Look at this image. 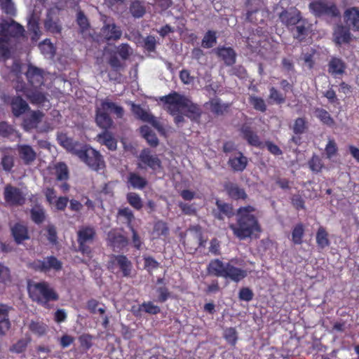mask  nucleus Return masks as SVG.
Listing matches in <instances>:
<instances>
[{"mask_svg":"<svg viewBox=\"0 0 359 359\" xmlns=\"http://www.w3.org/2000/svg\"><path fill=\"white\" fill-rule=\"evenodd\" d=\"M160 101L163 102V109L175 116L177 125L184 121V116L196 120L201 115V109L197 105L176 92L161 97Z\"/></svg>","mask_w":359,"mask_h":359,"instance_id":"obj_1","label":"nucleus"},{"mask_svg":"<svg viewBox=\"0 0 359 359\" xmlns=\"http://www.w3.org/2000/svg\"><path fill=\"white\" fill-rule=\"evenodd\" d=\"M255 211V208L250 205L240 208L237 212L236 224L229 225L233 234L240 240L249 238L261 231L257 219L254 215Z\"/></svg>","mask_w":359,"mask_h":359,"instance_id":"obj_2","label":"nucleus"},{"mask_svg":"<svg viewBox=\"0 0 359 359\" xmlns=\"http://www.w3.org/2000/svg\"><path fill=\"white\" fill-rule=\"evenodd\" d=\"M23 31V27L14 21L0 18V60L8 57L12 39L20 36Z\"/></svg>","mask_w":359,"mask_h":359,"instance_id":"obj_3","label":"nucleus"},{"mask_svg":"<svg viewBox=\"0 0 359 359\" xmlns=\"http://www.w3.org/2000/svg\"><path fill=\"white\" fill-rule=\"evenodd\" d=\"M108 112L114 113L118 118H121L124 113L121 107L109 99L101 100L100 104L96 106L95 121L99 127L105 130L111 128L113 124V121L109 116Z\"/></svg>","mask_w":359,"mask_h":359,"instance_id":"obj_4","label":"nucleus"},{"mask_svg":"<svg viewBox=\"0 0 359 359\" xmlns=\"http://www.w3.org/2000/svg\"><path fill=\"white\" fill-rule=\"evenodd\" d=\"M28 290L32 300L46 308L48 307L50 301L58 299V296L53 289L45 282L29 283Z\"/></svg>","mask_w":359,"mask_h":359,"instance_id":"obj_5","label":"nucleus"},{"mask_svg":"<svg viewBox=\"0 0 359 359\" xmlns=\"http://www.w3.org/2000/svg\"><path fill=\"white\" fill-rule=\"evenodd\" d=\"M78 157L93 170L98 171L104 167V162L101 155L93 148L83 146L81 151L79 152Z\"/></svg>","mask_w":359,"mask_h":359,"instance_id":"obj_6","label":"nucleus"},{"mask_svg":"<svg viewBox=\"0 0 359 359\" xmlns=\"http://www.w3.org/2000/svg\"><path fill=\"white\" fill-rule=\"evenodd\" d=\"M310 11L316 16L327 15L337 17L339 11L336 5L327 0H316L310 3Z\"/></svg>","mask_w":359,"mask_h":359,"instance_id":"obj_7","label":"nucleus"},{"mask_svg":"<svg viewBox=\"0 0 359 359\" xmlns=\"http://www.w3.org/2000/svg\"><path fill=\"white\" fill-rule=\"evenodd\" d=\"M95 230L92 227L84 226L78 231V243L79 251L88 257H91L90 248L86 245L87 243L93 240Z\"/></svg>","mask_w":359,"mask_h":359,"instance_id":"obj_8","label":"nucleus"},{"mask_svg":"<svg viewBox=\"0 0 359 359\" xmlns=\"http://www.w3.org/2000/svg\"><path fill=\"white\" fill-rule=\"evenodd\" d=\"M137 166L140 168L149 167L156 172L161 169V162L156 155L151 154L149 149H144L140 154Z\"/></svg>","mask_w":359,"mask_h":359,"instance_id":"obj_9","label":"nucleus"},{"mask_svg":"<svg viewBox=\"0 0 359 359\" xmlns=\"http://www.w3.org/2000/svg\"><path fill=\"white\" fill-rule=\"evenodd\" d=\"M108 267L111 270L118 267L124 276H128L130 274L132 264L126 256L112 255L110 257Z\"/></svg>","mask_w":359,"mask_h":359,"instance_id":"obj_10","label":"nucleus"},{"mask_svg":"<svg viewBox=\"0 0 359 359\" xmlns=\"http://www.w3.org/2000/svg\"><path fill=\"white\" fill-rule=\"evenodd\" d=\"M4 198L11 205H21L25 201L24 194L19 189L11 185L5 187Z\"/></svg>","mask_w":359,"mask_h":359,"instance_id":"obj_11","label":"nucleus"},{"mask_svg":"<svg viewBox=\"0 0 359 359\" xmlns=\"http://www.w3.org/2000/svg\"><path fill=\"white\" fill-rule=\"evenodd\" d=\"M108 245L114 251H119L125 248L128 244L126 238L120 231L111 230L107 235Z\"/></svg>","mask_w":359,"mask_h":359,"instance_id":"obj_12","label":"nucleus"},{"mask_svg":"<svg viewBox=\"0 0 359 359\" xmlns=\"http://www.w3.org/2000/svg\"><path fill=\"white\" fill-rule=\"evenodd\" d=\"M346 25L353 31H359V8L352 7L346 9L344 13Z\"/></svg>","mask_w":359,"mask_h":359,"instance_id":"obj_13","label":"nucleus"},{"mask_svg":"<svg viewBox=\"0 0 359 359\" xmlns=\"http://www.w3.org/2000/svg\"><path fill=\"white\" fill-rule=\"evenodd\" d=\"M104 25L101 29V35L106 40H118L122 35V31L114 22H104Z\"/></svg>","mask_w":359,"mask_h":359,"instance_id":"obj_14","label":"nucleus"},{"mask_svg":"<svg viewBox=\"0 0 359 359\" xmlns=\"http://www.w3.org/2000/svg\"><path fill=\"white\" fill-rule=\"evenodd\" d=\"M33 266L36 269L46 271L51 269L59 270L61 269L62 264L54 257H48L43 260H36L33 263Z\"/></svg>","mask_w":359,"mask_h":359,"instance_id":"obj_15","label":"nucleus"},{"mask_svg":"<svg viewBox=\"0 0 359 359\" xmlns=\"http://www.w3.org/2000/svg\"><path fill=\"white\" fill-rule=\"evenodd\" d=\"M132 111L140 118L144 121L151 123L160 133L163 132V128L160 123L149 113L143 110L140 106L132 104Z\"/></svg>","mask_w":359,"mask_h":359,"instance_id":"obj_16","label":"nucleus"},{"mask_svg":"<svg viewBox=\"0 0 359 359\" xmlns=\"http://www.w3.org/2000/svg\"><path fill=\"white\" fill-rule=\"evenodd\" d=\"M279 18L281 22L287 27L297 25L302 20L300 12L295 8L284 11L280 14Z\"/></svg>","mask_w":359,"mask_h":359,"instance_id":"obj_17","label":"nucleus"},{"mask_svg":"<svg viewBox=\"0 0 359 359\" xmlns=\"http://www.w3.org/2000/svg\"><path fill=\"white\" fill-rule=\"evenodd\" d=\"M26 76L28 81L34 88L40 86L43 82L44 74L43 70L32 65L28 67Z\"/></svg>","mask_w":359,"mask_h":359,"instance_id":"obj_18","label":"nucleus"},{"mask_svg":"<svg viewBox=\"0 0 359 359\" xmlns=\"http://www.w3.org/2000/svg\"><path fill=\"white\" fill-rule=\"evenodd\" d=\"M233 260L226 263V272L224 278H229L234 282H238L247 276V271L236 267L233 264Z\"/></svg>","mask_w":359,"mask_h":359,"instance_id":"obj_19","label":"nucleus"},{"mask_svg":"<svg viewBox=\"0 0 359 359\" xmlns=\"http://www.w3.org/2000/svg\"><path fill=\"white\" fill-rule=\"evenodd\" d=\"M350 29L347 26L337 25L333 33L334 41L339 45L348 43L352 39Z\"/></svg>","mask_w":359,"mask_h":359,"instance_id":"obj_20","label":"nucleus"},{"mask_svg":"<svg viewBox=\"0 0 359 359\" xmlns=\"http://www.w3.org/2000/svg\"><path fill=\"white\" fill-rule=\"evenodd\" d=\"M57 13V10L55 8L49 10L44 22L45 28L52 33H59L61 30V26L55 16Z\"/></svg>","mask_w":359,"mask_h":359,"instance_id":"obj_21","label":"nucleus"},{"mask_svg":"<svg viewBox=\"0 0 359 359\" xmlns=\"http://www.w3.org/2000/svg\"><path fill=\"white\" fill-rule=\"evenodd\" d=\"M43 114L39 111H32L27 114L23 120V127L26 130L37 127L41 121Z\"/></svg>","mask_w":359,"mask_h":359,"instance_id":"obj_22","label":"nucleus"},{"mask_svg":"<svg viewBox=\"0 0 359 359\" xmlns=\"http://www.w3.org/2000/svg\"><path fill=\"white\" fill-rule=\"evenodd\" d=\"M16 90L23 91L25 96L32 104H43L46 100L45 95L36 90L23 88L22 87L18 86L16 87Z\"/></svg>","mask_w":359,"mask_h":359,"instance_id":"obj_23","label":"nucleus"},{"mask_svg":"<svg viewBox=\"0 0 359 359\" xmlns=\"http://www.w3.org/2000/svg\"><path fill=\"white\" fill-rule=\"evenodd\" d=\"M58 140L64 148L77 156H79V152L81 151L83 147L81 144L74 142L72 139L67 138L65 135L60 136Z\"/></svg>","mask_w":359,"mask_h":359,"instance_id":"obj_24","label":"nucleus"},{"mask_svg":"<svg viewBox=\"0 0 359 359\" xmlns=\"http://www.w3.org/2000/svg\"><path fill=\"white\" fill-rule=\"evenodd\" d=\"M247 158L241 153L238 152L230 157L229 163L235 171H243L247 165Z\"/></svg>","mask_w":359,"mask_h":359,"instance_id":"obj_25","label":"nucleus"},{"mask_svg":"<svg viewBox=\"0 0 359 359\" xmlns=\"http://www.w3.org/2000/svg\"><path fill=\"white\" fill-rule=\"evenodd\" d=\"M345 69V63L339 58L332 57L329 62L328 72L334 76L343 74Z\"/></svg>","mask_w":359,"mask_h":359,"instance_id":"obj_26","label":"nucleus"},{"mask_svg":"<svg viewBox=\"0 0 359 359\" xmlns=\"http://www.w3.org/2000/svg\"><path fill=\"white\" fill-rule=\"evenodd\" d=\"M11 107L13 114L19 116L29 109V105L22 97L17 96L13 98Z\"/></svg>","mask_w":359,"mask_h":359,"instance_id":"obj_27","label":"nucleus"},{"mask_svg":"<svg viewBox=\"0 0 359 359\" xmlns=\"http://www.w3.org/2000/svg\"><path fill=\"white\" fill-rule=\"evenodd\" d=\"M18 153L23 161L29 164L36 158V152L29 145L22 144L18 146Z\"/></svg>","mask_w":359,"mask_h":359,"instance_id":"obj_28","label":"nucleus"},{"mask_svg":"<svg viewBox=\"0 0 359 359\" xmlns=\"http://www.w3.org/2000/svg\"><path fill=\"white\" fill-rule=\"evenodd\" d=\"M226 263H223L219 259H214L210 262L208 269L210 274L224 278L226 272Z\"/></svg>","mask_w":359,"mask_h":359,"instance_id":"obj_29","label":"nucleus"},{"mask_svg":"<svg viewBox=\"0 0 359 359\" xmlns=\"http://www.w3.org/2000/svg\"><path fill=\"white\" fill-rule=\"evenodd\" d=\"M13 236L17 243H21L29 238L27 229L21 224H15L11 229Z\"/></svg>","mask_w":359,"mask_h":359,"instance_id":"obj_30","label":"nucleus"},{"mask_svg":"<svg viewBox=\"0 0 359 359\" xmlns=\"http://www.w3.org/2000/svg\"><path fill=\"white\" fill-rule=\"evenodd\" d=\"M217 53L227 65H231L236 62V53L231 48H218Z\"/></svg>","mask_w":359,"mask_h":359,"instance_id":"obj_31","label":"nucleus"},{"mask_svg":"<svg viewBox=\"0 0 359 359\" xmlns=\"http://www.w3.org/2000/svg\"><path fill=\"white\" fill-rule=\"evenodd\" d=\"M128 183L130 187L137 189H142L147 185V180L135 172H130L128 177Z\"/></svg>","mask_w":359,"mask_h":359,"instance_id":"obj_32","label":"nucleus"},{"mask_svg":"<svg viewBox=\"0 0 359 359\" xmlns=\"http://www.w3.org/2000/svg\"><path fill=\"white\" fill-rule=\"evenodd\" d=\"M97 140L100 143L104 144L110 150H115L116 149V142L113 138L111 133L107 130L97 136Z\"/></svg>","mask_w":359,"mask_h":359,"instance_id":"obj_33","label":"nucleus"},{"mask_svg":"<svg viewBox=\"0 0 359 359\" xmlns=\"http://www.w3.org/2000/svg\"><path fill=\"white\" fill-rule=\"evenodd\" d=\"M226 189L229 196L234 199H245L247 196L245 191L236 184L229 183L226 185Z\"/></svg>","mask_w":359,"mask_h":359,"instance_id":"obj_34","label":"nucleus"},{"mask_svg":"<svg viewBox=\"0 0 359 359\" xmlns=\"http://www.w3.org/2000/svg\"><path fill=\"white\" fill-rule=\"evenodd\" d=\"M309 25L305 20H300L294 31V36L296 39L302 41L308 34Z\"/></svg>","mask_w":359,"mask_h":359,"instance_id":"obj_35","label":"nucleus"},{"mask_svg":"<svg viewBox=\"0 0 359 359\" xmlns=\"http://www.w3.org/2000/svg\"><path fill=\"white\" fill-rule=\"evenodd\" d=\"M140 133L143 137L147 141L151 147H156L158 144V140L156 135L152 133L150 128L147 126H143L140 128Z\"/></svg>","mask_w":359,"mask_h":359,"instance_id":"obj_36","label":"nucleus"},{"mask_svg":"<svg viewBox=\"0 0 359 359\" xmlns=\"http://www.w3.org/2000/svg\"><path fill=\"white\" fill-rule=\"evenodd\" d=\"M29 330L34 334L42 336L45 334L48 330L46 324L41 321L32 320L28 325Z\"/></svg>","mask_w":359,"mask_h":359,"instance_id":"obj_37","label":"nucleus"},{"mask_svg":"<svg viewBox=\"0 0 359 359\" xmlns=\"http://www.w3.org/2000/svg\"><path fill=\"white\" fill-rule=\"evenodd\" d=\"M242 133L243 137L248 141V142L255 147H258L260 144L259 137L253 133L248 127L244 126L242 128Z\"/></svg>","mask_w":359,"mask_h":359,"instance_id":"obj_38","label":"nucleus"},{"mask_svg":"<svg viewBox=\"0 0 359 359\" xmlns=\"http://www.w3.org/2000/svg\"><path fill=\"white\" fill-rule=\"evenodd\" d=\"M304 234V227L302 224L295 225L292 231V241L296 245L302 243V238Z\"/></svg>","mask_w":359,"mask_h":359,"instance_id":"obj_39","label":"nucleus"},{"mask_svg":"<svg viewBox=\"0 0 359 359\" xmlns=\"http://www.w3.org/2000/svg\"><path fill=\"white\" fill-rule=\"evenodd\" d=\"M39 48L45 57H52L53 56L55 48L49 39H45L43 42L40 43Z\"/></svg>","mask_w":359,"mask_h":359,"instance_id":"obj_40","label":"nucleus"},{"mask_svg":"<svg viewBox=\"0 0 359 359\" xmlns=\"http://www.w3.org/2000/svg\"><path fill=\"white\" fill-rule=\"evenodd\" d=\"M216 43V32L211 30L208 31L202 40V46L205 48H210L214 46Z\"/></svg>","mask_w":359,"mask_h":359,"instance_id":"obj_41","label":"nucleus"},{"mask_svg":"<svg viewBox=\"0 0 359 359\" xmlns=\"http://www.w3.org/2000/svg\"><path fill=\"white\" fill-rule=\"evenodd\" d=\"M126 198L129 204L134 208L140 210L142 208V199L137 194L133 192L128 193Z\"/></svg>","mask_w":359,"mask_h":359,"instance_id":"obj_42","label":"nucleus"},{"mask_svg":"<svg viewBox=\"0 0 359 359\" xmlns=\"http://www.w3.org/2000/svg\"><path fill=\"white\" fill-rule=\"evenodd\" d=\"M264 12L262 10L248 11L247 18L253 23L262 22L264 20Z\"/></svg>","mask_w":359,"mask_h":359,"instance_id":"obj_43","label":"nucleus"},{"mask_svg":"<svg viewBox=\"0 0 359 359\" xmlns=\"http://www.w3.org/2000/svg\"><path fill=\"white\" fill-rule=\"evenodd\" d=\"M316 242L318 243V245L321 248H324L325 247L329 245L327 233L325 231V229L323 227H320L318 229L316 235Z\"/></svg>","mask_w":359,"mask_h":359,"instance_id":"obj_44","label":"nucleus"},{"mask_svg":"<svg viewBox=\"0 0 359 359\" xmlns=\"http://www.w3.org/2000/svg\"><path fill=\"white\" fill-rule=\"evenodd\" d=\"M130 12L135 18H141L145 13L146 9L140 1H134L130 5Z\"/></svg>","mask_w":359,"mask_h":359,"instance_id":"obj_45","label":"nucleus"},{"mask_svg":"<svg viewBox=\"0 0 359 359\" xmlns=\"http://www.w3.org/2000/svg\"><path fill=\"white\" fill-rule=\"evenodd\" d=\"M316 115L323 123L330 126L334 125V120L330 116V114L325 109H316Z\"/></svg>","mask_w":359,"mask_h":359,"instance_id":"obj_46","label":"nucleus"},{"mask_svg":"<svg viewBox=\"0 0 359 359\" xmlns=\"http://www.w3.org/2000/svg\"><path fill=\"white\" fill-rule=\"evenodd\" d=\"M100 303L95 300L91 299L89 300L87 303L88 309L93 313H99L101 315H103L106 311V309L104 306H99Z\"/></svg>","mask_w":359,"mask_h":359,"instance_id":"obj_47","label":"nucleus"},{"mask_svg":"<svg viewBox=\"0 0 359 359\" xmlns=\"http://www.w3.org/2000/svg\"><path fill=\"white\" fill-rule=\"evenodd\" d=\"M55 175L58 180H67L68 177L67 165L62 163H57L55 165Z\"/></svg>","mask_w":359,"mask_h":359,"instance_id":"obj_48","label":"nucleus"},{"mask_svg":"<svg viewBox=\"0 0 359 359\" xmlns=\"http://www.w3.org/2000/svg\"><path fill=\"white\" fill-rule=\"evenodd\" d=\"M29 342V339H21L11 347L10 351L17 353H22L26 349Z\"/></svg>","mask_w":359,"mask_h":359,"instance_id":"obj_49","label":"nucleus"},{"mask_svg":"<svg viewBox=\"0 0 359 359\" xmlns=\"http://www.w3.org/2000/svg\"><path fill=\"white\" fill-rule=\"evenodd\" d=\"M250 103L256 110L264 111L266 109L264 100L260 97L251 96L250 98Z\"/></svg>","mask_w":359,"mask_h":359,"instance_id":"obj_50","label":"nucleus"},{"mask_svg":"<svg viewBox=\"0 0 359 359\" xmlns=\"http://www.w3.org/2000/svg\"><path fill=\"white\" fill-rule=\"evenodd\" d=\"M140 309H143L146 313L149 314H157L161 311L159 306L155 305L151 302H144L140 306Z\"/></svg>","mask_w":359,"mask_h":359,"instance_id":"obj_51","label":"nucleus"},{"mask_svg":"<svg viewBox=\"0 0 359 359\" xmlns=\"http://www.w3.org/2000/svg\"><path fill=\"white\" fill-rule=\"evenodd\" d=\"M210 105L212 111L217 114H223L229 107L228 104H222L217 100H212Z\"/></svg>","mask_w":359,"mask_h":359,"instance_id":"obj_52","label":"nucleus"},{"mask_svg":"<svg viewBox=\"0 0 359 359\" xmlns=\"http://www.w3.org/2000/svg\"><path fill=\"white\" fill-rule=\"evenodd\" d=\"M224 337L231 344H234L237 340L236 331L233 327L227 328L224 330Z\"/></svg>","mask_w":359,"mask_h":359,"instance_id":"obj_53","label":"nucleus"},{"mask_svg":"<svg viewBox=\"0 0 359 359\" xmlns=\"http://www.w3.org/2000/svg\"><path fill=\"white\" fill-rule=\"evenodd\" d=\"M32 218L36 223H41L44 219V211L40 207H35L32 210Z\"/></svg>","mask_w":359,"mask_h":359,"instance_id":"obj_54","label":"nucleus"},{"mask_svg":"<svg viewBox=\"0 0 359 359\" xmlns=\"http://www.w3.org/2000/svg\"><path fill=\"white\" fill-rule=\"evenodd\" d=\"M269 98L273 100L277 104H282L285 102V97L283 95L280 93L276 88H271L270 89Z\"/></svg>","mask_w":359,"mask_h":359,"instance_id":"obj_55","label":"nucleus"},{"mask_svg":"<svg viewBox=\"0 0 359 359\" xmlns=\"http://www.w3.org/2000/svg\"><path fill=\"white\" fill-rule=\"evenodd\" d=\"M337 147L335 142L333 140H330L325 147V153L328 158H332L336 154Z\"/></svg>","mask_w":359,"mask_h":359,"instance_id":"obj_56","label":"nucleus"},{"mask_svg":"<svg viewBox=\"0 0 359 359\" xmlns=\"http://www.w3.org/2000/svg\"><path fill=\"white\" fill-rule=\"evenodd\" d=\"M309 167L313 171L319 172L323 167L320 158L317 156H313L309 161Z\"/></svg>","mask_w":359,"mask_h":359,"instance_id":"obj_57","label":"nucleus"},{"mask_svg":"<svg viewBox=\"0 0 359 359\" xmlns=\"http://www.w3.org/2000/svg\"><path fill=\"white\" fill-rule=\"evenodd\" d=\"M306 128V122L305 120L302 118H298L296 119L293 130L296 134H301L302 133Z\"/></svg>","mask_w":359,"mask_h":359,"instance_id":"obj_58","label":"nucleus"},{"mask_svg":"<svg viewBox=\"0 0 359 359\" xmlns=\"http://www.w3.org/2000/svg\"><path fill=\"white\" fill-rule=\"evenodd\" d=\"M217 205L222 214L226 216H230L232 214V208L229 204L217 201Z\"/></svg>","mask_w":359,"mask_h":359,"instance_id":"obj_59","label":"nucleus"},{"mask_svg":"<svg viewBox=\"0 0 359 359\" xmlns=\"http://www.w3.org/2000/svg\"><path fill=\"white\" fill-rule=\"evenodd\" d=\"M67 317V312L65 309H57L54 313V320L57 323H61L66 320Z\"/></svg>","mask_w":359,"mask_h":359,"instance_id":"obj_60","label":"nucleus"},{"mask_svg":"<svg viewBox=\"0 0 359 359\" xmlns=\"http://www.w3.org/2000/svg\"><path fill=\"white\" fill-rule=\"evenodd\" d=\"M13 132V128L5 122L0 123V136L8 137Z\"/></svg>","mask_w":359,"mask_h":359,"instance_id":"obj_61","label":"nucleus"},{"mask_svg":"<svg viewBox=\"0 0 359 359\" xmlns=\"http://www.w3.org/2000/svg\"><path fill=\"white\" fill-rule=\"evenodd\" d=\"M156 39L153 36H148L144 39V48L149 51H153L156 47Z\"/></svg>","mask_w":359,"mask_h":359,"instance_id":"obj_62","label":"nucleus"},{"mask_svg":"<svg viewBox=\"0 0 359 359\" xmlns=\"http://www.w3.org/2000/svg\"><path fill=\"white\" fill-rule=\"evenodd\" d=\"M4 169L6 171L11 170L13 166V158L10 156H4L1 161Z\"/></svg>","mask_w":359,"mask_h":359,"instance_id":"obj_63","label":"nucleus"},{"mask_svg":"<svg viewBox=\"0 0 359 359\" xmlns=\"http://www.w3.org/2000/svg\"><path fill=\"white\" fill-rule=\"evenodd\" d=\"M68 198L67 197H59L53 204L55 205L56 209L58 210H64L67 205Z\"/></svg>","mask_w":359,"mask_h":359,"instance_id":"obj_64","label":"nucleus"}]
</instances>
